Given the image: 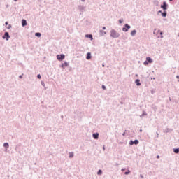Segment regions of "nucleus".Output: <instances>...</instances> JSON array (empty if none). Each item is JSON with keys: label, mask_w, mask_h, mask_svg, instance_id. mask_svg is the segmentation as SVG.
<instances>
[{"label": "nucleus", "mask_w": 179, "mask_h": 179, "mask_svg": "<svg viewBox=\"0 0 179 179\" xmlns=\"http://www.w3.org/2000/svg\"><path fill=\"white\" fill-rule=\"evenodd\" d=\"M110 33V36L112 37V38H118L120 36V33L115 31V29H111Z\"/></svg>", "instance_id": "f257e3e1"}, {"label": "nucleus", "mask_w": 179, "mask_h": 179, "mask_svg": "<svg viewBox=\"0 0 179 179\" xmlns=\"http://www.w3.org/2000/svg\"><path fill=\"white\" fill-rule=\"evenodd\" d=\"M160 8L163 9V10H167V8H169V4H167L166 1H164L160 6Z\"/></svg>", "instance_id": "f03ea898"}, {"label": "nucleus", "mask_w": 179, "mask_h": 179, "mask_svg": "<svg viewBox=\"0 0 179 179\" xmlns=\"http://www.w3.org/2000/svg\"><path fill=\"white\" fill-rule=\"evenodd\" d=\"M2 38L3 40H6V41H8L9 38H10V36L9 35V32H5L4 36H2Z\"/></svg>", "instance_id": "7ed1b4c3"}, {"label": "nucleus", "mask_w": 179, "mask_h": 179, "mask_svg": "<svg viewBox=\"0 0 179 179\" xmlns=\"http://www.w3.org/2000/svg\"><path fill=\"white\" fill-rule=\"evenodd\" d=\"M57 59H58V61H64V59H65V55H57Z\"/></svg>", "instance_id": "20e7f679"}, {"label": "nucleus", "mask_w": 179, "mask_h": 179, "mask_svg": "<svg viewBox=\"0 0 179 179\" xmlns=\"http://www.w3.org/2000/svg\"><path fill=\"white\" fill-rule=\"evenodd\" d=\"M129 29H131V25L128 24H125L124 27L122 28V31H124L125 33H127V31H128Z\"/></svg>", "instance_id": "39448f33"}, {"label": "nucleus", "mask_w": 179, "mask_h": 179, "mask_svg": "<svg viewBox=\"0 0 179 179\" xmlns=\"http://www.w3.org/2000/svg\"><path fill=\"white\" fill-rule=\"evenodd\" d=\"M78 10H80V12H81L82 13H83V12H85L86 9V7L82 5H78Z\"/></svg>", "instance_id": "423d86ee"}, {"label": "nucleus", "mask_w": 179, "mask_h": 179, "mask_svg": "<svg viewBox=\"0 0 179 179\" xmlns=\"http://www.w3.org/2000/svg\"><path fill=\"white\" fill-rule=\"evenodd\" d=\"M129 145H139V140L136 139L134 141L131 140L129 141Z\"/></svg>", "instance_id": "0eeeda50"}, {"label": "nucleus", "mask_w": 179, "mask_h": 179, "mask_svg": "<svg viewBox=\"0 0 179 179\" xmlns=\"http://www.w3.org/2000/svg\"><path fill=\"white\" fill-rule=\"evenodd\" d=\"M22 27L27 26V21L26 20H24V19L22 20Z\"/></svg>", "instance_id": "6e6552de"}, {"label": "nucleus", "mask_w": 179, "mask_h": 179, "mask_svg": "<svg viewBox=\"0 0 179 179\" xmlns=\"http://www.w3.org/2000/svg\"><path fill=\"white\" fill-rule=\"evenodd\" d=\"M146 61L148 62V64H152L153 62V59L150 57H147Z\"/></svg>", "instance_id": "1a4fd4ad"}, {"label": "nucleus", "mask_w": 179, "mask_h": 179, "mask_svg": "<svg viewBox=\"0 0 179 179\" xmlns=\"http://www.w3.org/2000/svg\"><path fill=\"white\" fill-rule=\"evenodd\" d=\"M69 65V64L66 62H64V63L62 64V65L60 66V68L65 69V66H68Z\"/></svg>", "instance_id": "9d476101"}, {"label": "nucleus", "mask_w": 179, "mask_h": 179, "mask_svg": "<svg viewBox=\"0 0 179 179\" xmlns=\"http://www.w3.org/2000/svg\"><path fill=\"white\" fill-rule=\"evenodd\" d=\"M92 137L94 138V139H99V133H94L92 134Z\"/></svg>", "instance_id": "9b49d317"}, {"label": "nucleus", "mask_w": 179, "mask_h": 179, "mask_svg": "<svg viewBox=\"0 0 179 179\" xmlns=\"http://www.w3.org/2000/svg\"><path fill=\"white\" fill-rule=\"evenodd\" d=\"M92 59V53L87 52L86 56V59Z\"/></svg>", "instance_id": "f8f14e48"}, {"label": "nucleus", "mask_w": 179, "mask_h": 179, "mask_svg": "<svg viewBox=\"0 0 179 179\" xmlns=\"http://www.w3.org/2000/svg\"><path fill=\"white\" fill-rule=\"evenodd\" d=\"M135 83H136V86H141V80L136 79L135 80Z\"/></svg>", "instance_id": "ddd939ff"}, {"label": "nucleus", "mask_w": 179, "mask_h": 179, "mask_svg": "<svg viewBox=\"0 0 179 179\" xmlns=\"http://www.w3.org/2000/svg\"><path fill=\"white\" fill-rule=\"evenodd\" d=\"M3 146L6 148V150L7 149H9V143H4Z\"/></svg>", "instance_id": "4468645a"}, {"label": "nucleus", "mask_w": 179, "mask_h": 179, "mask_svg": "<svg viewBox=\"0 0 179 179\" xmlns=\"http://www.w3.org/2000/svg\"><path fill=\"white\" fill-rule=\"evenodd\" d=\"M162 17H166L167 16V11L164 10V12L162 13Z\"/></svg>", "instance_id": "2eb2a0df"}, {"label": "nucleus", "mask_w": 179, "mask_h": 179, "mask_svg": "<svg viewBox=\"0 0 179 179\" xmlns=\"http://www.w3.org/2000/svg\"><path fill=\"white\" fill-rule=\"evenodd\" d=\"M85 37H87V38H90L91 40H93V35L92 34H87Z\"/></svg>", "instance_id": "dca6fc26"}, {"label": "nucleus", "mask_w": 179, "mask_h": 179, "mask_svg": "<svg viewBox=\"0 0 179 179\" xmlns=\"http://www.w3.org/2000/svg\"><path fill=\"white\" fill-rule=\"evenodd\" d=\"M136 34V30L134 29L133 31H131V36H132V37H134V36H135Z\"/></svg>", "instance_id": "f3484780"}, {"label": "nucleus", "mask_w": 179, "mask_h": 179, "mask_svg": "<svg viewBox=\"0 0 179 179\" xmlns=\"http://www.w3.org/2000/svg\"><path fill=\"white\" fill-rule=\"evenodd\" d=\"M173 152L176 154H179V148H173Z\"/></svg>", "instance_id": "a211bd4d"}, {"label": "nucleus", "mask_w": 179, "mask_h": 179, "mask_svg": "<svg viewBox=\"0 0 179 179\" xmlns=\"http://www.w3.org/2000/svg\"><path fill=\"white\" fill-rule=\"evenodd\" d=\"M35 36H36V37H41V33L36 32V33H35Z\"/></svg>", "instance_id": "6ab92c4d"}, {"label": "nucleus", "mask_w": 179, "mask_h": 179, "mask_svg": "<svg viewBox=\"0 0 179 179\" xmlns=\"http://www.w3.org/2000/svg\"><path fill=\"white\" fill-rule=\"evenodd\" d=\"M100 34L101 36H104V34H107V33L103 30H100Z\"/></svg>", "instance_id": "aec40b11"}, {"label": "nucleus", "mask_w": 179, "mask_h": 179, "mask_svg": "<svg viewBox=\"0 0 179 179\" xmlns=\"http://www.w3.org/2000/svg\"><path fill=\"white\" fill-rule=\"evenodd\" d=\"M145 115H148V113H146V111L143 110L142 115L140 117H145Z\"/></svg>", "instance_id": "412c9836"}, {"label": "nucleus", "mask_w": 179, "mask_h": 179, "mask_svg": "<svg viewBox=\"0 0 179 179\" xmlns=\"http://www.w3.org/2000/svg\"><path fill=\"white\" fill-rule=\"evenodd\" d=\"M98 176H101V174H103V171L101 169H99L97 172Z\"/></svg>", "instance_id": "4be33fe9"}, {"label": "nucleus", "mask_w": 179, "mask_h": 179, "mask_svg": "<svg viewBox=\"0 0 179 179\" xmlns=\"http://www.w3.org/2000/svg\"><path fill=\"white\" fill-rule=\"evenodd\" d=\"M74 155L73 152H69V158L72 159V157H73Z\"/></svg>", "instance_id": "5701e85b"}, {"label": "nucleus", "mask_w": 179, "mask_h": 179, "mask_svg": "<svg viewBox=\"0 0 179 179\" xmlns=\"http://www.w3.org/2000/svg\"><path fill=\"white\" fill-rule=\"evenodd\" d=\"M41 85H42L43 87H45V83H44V81H41Z\"/></svg>", "instance_id": "b1692460"}, {"label": "nucleus", "mask_w": 179, "mask_h": 179, "mask_svg": "<svg viewBox=\"0 0 179 179\" xmlns=\"http://www.w3.org/2000/svg\"><path fill=\"white\" fill-rule=\"evenodd\" d=\"M131 173V171L128 170L127 171L124 172L125 176H128Z\"/></svg>", "instance_id": "393cba45"}, {"label": "nucleus", "mask_w": 179, "mask_h": 179, "mask_svg": "<svg viewBox=\"0 0 179 179\" xmlns=\"http://www.w3.org/2000/svg\"><path fill=\"white\" fill-rule=\"evenodd\" d=\"M144 65H148L149 63L147 60H145L144 62H143Z\"/></svg>", "instance_id": "a878e982"}, {"label": "nucleus", "mask_w": 179, "mask_h": 179, "mask_svg": "<svg viewBox=\"0 0 179 179\" xmlns=\"http://www.w3.org/2000/svg\"><path fill=\"white\" fill-rule=\"evenodd\" d=\"M123 22H124V20H123V19H120V20H119V23L121 24V23H122Z\"/></svg>", "instance_id": "bb28decb"}, {"label": "nucleus", "mask_w": 179, "mask_h": 179, "mask_svg": "<svg viewBox=\"0 0 179 179\" xmlns=\"http://www.w3.org/2000/svg\"><path fill=\"white\" fill-rule=\"evenodd\" d=\"M37 78H38V79H41V75L38 74V75H37Z\"/></svg>", "instance_id": "cd10ccee"}, {"label": "nucleus", "mask_w": 179, "mask_h": 179, "mask_svg": "<svg viewBox=\"0 0 179 179\" xmlns=\"http://www.w3.org/2000/svg\"><path fill=\"white\" fill-rule=\"evenodd\" d=\"M102 89H103V90H106V85H102Z\"/></svg>", "instance_id": "c85d7f7f"}, {"label": "nucleus", "mask_w": 179, "mask_h": 179, "mask_svg": "<svg viewBox=\"0 0 179 179\" xmlns=\"http://www.w3.org/2000/svg\"><path fill=\"white\" fill-rule=\"evenodd\" d=\"M7 29H12V25L11 24H9L8 27H7Z\"/></svg>", "instance_id": "c756f323"}, {"label": "nucleus", "mask_w": 179, "mask_h": 179, "mask_svg": "<svg viewBox=\"0 0 179 179\" xmlns=\"http://www.w3.org/2000/svg\"><path fill=\"white\" fill-rule=\"evenodd\" d=\"M159 13H161V15H162V13H163V12H162V10H159V11L157 12V15H159Z\"/></svg>", "instance_id": "7c9ffc66"}, {"label": "nucleus", "mask_w": 179, "mask_h": 179, "mask_svg": "<svg viewBox=\"0 0 179 179\" xmlns=\"http://www.w3.org/2000/svg\"><path fill=\"white\" fill-rule=\"evenodd\" d=\"M19 78H20V79H23V76L20 75V76H19Z\"/></svg>", "instance_id": "2f4dec72"}, {"label": "nucleus", "mask_w": 179, "mask_h": 179, "mask_svg": "<svg viewBox=\"0 0 179 179\" xmlns=\"http://www.w3.org/2000/svg\"><path fill=\"white\" fill-rule=\"evenodd\" d=\"M140 178H143V175L140 174Z\"/></svg>", "instance_id": "473e14b6"}, {"label": "nucleus", "mask_w": 179, "mask_h": 179, "mask_svg": "<svg viewBox=\"0 0 179 179\" xmlns=\"http://www.w3.org/2000/svg\"><path fill=\"white\" fill-rule=\"evenodd\" d=\"M5 24H6V26H8V24H9V22H6Z\"/></svg>", "instance_id": "72a5a7b5"}, {"label": "nucleus", "mask_w": 179, "mask_h": 179, "mask_svg": "<svg viewBox=\"0 0 179 179\" xmlns=\"http://www.w3.org/2000/svg\"><path fill=\"white\" fill-rule=\"evenodd\" d=\"M159 34H160V36H163V32H162V31H160V32H159Z\"/></svg>", "instance_id": "f704fd0d"}, {"label": "nucleus", "mask_w": 179, "mask_h": 179, "mask_svg": "<svg viewBox=\"0 0 179 179\" xmlns=\"http://www.w3.org/2000/svg\"><path fill=\"white\" fill-rule=\"evenodd\" d=\"M157 159H160V155H157Z\"/></svg>", "instance_id": "c9c22d12"}, {"label": "nucleus", "mask_w": 179, "mask_h": 179, "mask_svg": "<svg viewBox=\"0 0 179 179\" xmlns=\"http://www.w3.org/2000/svg\"><path fill=\"white\" fill-rule=\"evenodd\" d=\"M102 29H103V30H106V27H102Z\"/></svg>", "instance_id": "e433bc0d"}, {"label": "nucleus", "mask_w": 179, "mask_h": 179, "mask_svg": "<svg viewBox=\"0 0 179 179\" xmlns=\"http://www.w3.org/2000/svg\"><path fill=\"white\" fill-rule=\"evenodd\" d=\"M122 136H125V131L122 134Z\"/></svg>", "instance_id": "4c0bfd02"}, {"label": "nucleus", "mask_w": 179, "mask_h": 179, "mask_svg": "<svg viewBox=\"0 0 179 179\" xmlns=\"http://www.w3.org/2000/svg\"><path fill=\"white\" fill-rule=\"evenodd\" d=\"M103 150H106V147L104 145L103 146Z\"/></svg>", "instance_id": "58836bf2"}, {"label": "nucleus", "mask_w": 179, "mask_h": 179, "mask_svg": "<svg viewBox=\"0 0 179 179\" xmlns=\"http://www.w3.org/2000/svg\"><path fill=\"white\" fill-rule=\"evenodd\" d=\"M122 171H125V169L124 168L122 169Z\"/></svg>", "instance_id": "ea45409f"}, {"label": "nucleus", "mask_w": 179, "mask_h": 179, "mask_svg": "<svg viewBox=\"0 0 179 179\" xmlns=\"http://www.w3.org/2000/svg\"><path fill=\"white\" fill-rule=\"evenodd\" d=\"M176 78H177V79H179V76H176Z\"/></svg>", "instance_id": "a19ab883"}, {"label": "nucleus", "mask_w": 179, "mask_h": 179, "mask_svg": "<svg viewBox=\"0 0 179 179\" xmlns=\"http://www.w3.org/2000/svg\"><path fill=\"white\" fill-rule=\"evenodd\" d=\"M169 2H173V0H169Z\"/></svg>", "instance_id": "79ce46f5"}, {"label": "nucleus", "mask_w": 179, "mask_h": 179, "mask_svg": "<svg viewBox=\"0 0 179 179\" xmlns=\"http://www.w3.org/2000/svg\"><path fill=\"white\" fill-rule=\"evenodd\" d=\"M85 0H81V2H85Z\"/></svg>", "instance_id": "37998d69"}, {"label": "nucleus", "mask_w": 179, "mask_h": 179, "mask_svg": "<svg viewBox=\"0 0 179 179\" xmlns=\"http://www.w3.org/2000/svg\"><path fill=\"white\" fill-rule=\"evenodd\" d=\"M61 118H64V115H62Z\"/></svg>", "instance_id": "c03bdc74"}, {"label": "nucleus", "mask_w": 179, "mask_h": 179, "mask_svg": "<svg viewBox=\"0 0 179 179\" xmlns=\"http://www.w3.org/2000/svg\"><path fill=\"white\" fill-rule=\"evenodd\" d=\"M14 1H15V2H17V0H14Z\"/></svg>", "instance_id": "a18cd8bd"}, {"label": "nucleus", "mask_w": 179, "mask_h": 179, "mask_svg": "<svg viewBox=\"0 0 179 179\" xmlns=\"http://www.w3.org/2000/svg\"><path fill=\"white\" fill-rule=\"evenodd\" d=\"M152 94H153V91H151Z\"/></svg>", "instance_id": "49530a36"}, {"label": "nucleus", "mask_w": 179, "mask_h": 179, "mask_svg": "<svg viewBox=\"0 0 179 179\" xmlns=\"http://www.w3.org/2000/svg\"><path fill=\"white\" fill-rule=\"evenodd\" d=\"M157 136H159V134L158 133H157Z\"/></svg>", "instance_id": "de8ad7c7"}, {"label": "nucleus", "mask_w": 179, "mask_h": 179, "mask_svg": "<svg viewBox=\"0 0 179 179\" xmlns=\"http://www.w3.org/2000/svg\"><path fill=\"white\" fill-rule=\"evenodd\" d=\"M140 132H142V129H140Z\"/></svg>", "instance_id": "09e8293b"}, {"label": "nucleus", "mask_w": 179, "mask_h": 179, "mask_svg": "<svg viewBox=\"0 0 179 179\" xmlns=\"http://www.w3.org/2000/svg\"><path fill=\"white\" fill-rule=\"evenodd\" d=\"M161 38H163V36H161Z\"/></svg>", "instance_id": "8fccbe9b"}, {"label": "nucleus", "mask_w": 179, "mask_h": 179, "mask_svg": "<svg viewBox=\"0 0 179 179\" xmlns=\"http://www.w3.org/2000/svg\"><path fill=\"white\" fill-rule=\"evenodd\" d=\"M102 66H104V64H103Z\"/></svg>", "instance_id": "3c124183"}, {"label": "nucleus", "mask_w": 179, "mask_h": 179, "mask_svg": "<svg viewBox=\"0 0 179 179\" xmlns=\"http://www.w3.org/2000/svg\"><path fill=\"white\" fill-rule=\"evenodd\" d=\"M178 37H179V34H178Z\"/></svg>", "instance_id": "603ef678"}, {"label": "nucleus", "mask_w": 179, "mask_h": 179, "mask_svg": "<svg viewBox=\"0 0 179 179\" xmlns=\"http://www.w3.org/2000/svg\"><path fill=\"white\" fill-rule=\"evenodd\" d=\"M178 82H179V80H178Z\"/></svg>", "instance_id": "864d4df0"}]
</instances>
